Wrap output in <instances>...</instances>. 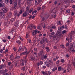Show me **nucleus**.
<instances>
[{
	"instance_id": "nucleus-1",
	"label": "nucleus",
	"mask_w": 75,
	"mask_h": 75,
	"mask_svg": "<svg viewBox=\"0 0 75 75\" xmlns=\"http://www.w3.org/2000/svg\"><path fill=\"white\" fill-rule=\"evenodd\" d=\"M56 35H54L53 37V38L54 39H55L57 42H59V38H61V37H63V35L58 30L57 31Z\"/></svg>"
},
{
	"instance_id": "nucleus-2",
	"label": "nucleus",
	"mask_w": 75,
	"mask_h": 75,
	"mask_svg": "<svg viewBox=\"0 0 75 75\" xmlns=\"http://www.w3.org/2000/svg\"><path fill=\"white\" fill-rule=\"evenodd\" d=\"M23 13V9H21L20 10L19 12V13H17V12H15L14 13V15L15 16H17V17H18L21 14H22V13Z\"/></svg>"
},
{
	"instance_id": "nucleus-3",
	"label": "nucleus",
	"mask_w": 75,
	"mask_h": 75,
	"mask_svg": "<svg viewBox=\"0 0 75 75\" xmlns=\"http://www.w3.org/2000/svg\"><path fill=\"white\" fill-rule=\"evenodd\" d=\"M12 0L13 1V8L15 10L17 8V0Z\"/></svg>"
},
{
	"instance_id": "nucleus-4",
	"label": "nucleus",
	"mask_w": 75,
	"mask_h": 75,
	"mask_svg": "<svg viewBox=\"0 0 75 75\" xmlns=\"http://www.w3.org/2000/svg\"><path fill=\"white\" fill-rule=\"evenodd\" d=\"M9 24H10V21H8L7 22H4L3 25L4 27H6L7 25H9Z\"/></svg>"
},
{
	"instance_id": "nucleus-5",
	"label": "nucleus",
	"mask_w": 75,
	"mask_h": 75,
	"mask_svg": "<svg viewBox=\"0 0 75 75\" xmlns=\"http://www.w3.org/2000/svg\"><path fill=\"white\" fill-rule=\"evenodd\" d=\"M15 20H16V19L14 18H12L10 19V21L11 23L10 24L11 25H13L14 24V23L15 22Z\"/></svg>"
},
{
	"instance_id": "nucleus-6",
	"label": "nucleus",
	"mask_w": 75,
	"mask_h": 75,
	"mask_svg": "<svg viewBox=\"0 0 75 75\" xmlns=\"http://www.w3.org/2000/svg\"><path fill=\"white\" fill-rule=\"evenodd\" d=\"M48 57V56H46V54L44 55V54H42L41 56V59L42 60H44L45 59H46Z\"/></svg>"
},
{
	"instance_id": "nucleus-7",
	"label": "nucleus",
	"mask_w": 75,
	"mask_h": 75,
	"mask_svg": "<svg viewBox=\"0 0 75 75\" xmlns=\"http://www.w3.org/2000/svg\"><path fill=\"white\" fill-rule=\"evenodd\" d=\"M19 21H20V20H18L14 24V26L15 27H18L19 26Z\"/></svg>"
},
{
	"instance_id": "nucleus-8",
	"label": "nucleus",
	"mask_w": 75,
	"mask_h": 75,
	"mask_svg": "<svg viewBox=\"0 0 75 75\" xmlns=\"http://www.w3.org/2000/svg\"><path fill=\"white\" fill-rule=\"evenodd\" d=\"M4 13H5L2 12H0V15L1 18H4V17H5V14H4Z\"/></svg>"
},
{
	"instance_id": "nucleus-9",
	"label": "nucleus",
	"mask_w": 75,
	"mask_h": 75,
	"mask_svg": "<svg viewBox=\"0 0 75 75\" xmlns=\"http://www.w3.org/2000/svg\"><path fill=\"white\" fill-rule=\"evenodd\" d=\"M33 1V0H27V4H28V6H31L33 3L31 1Z\"/></svg>"
},
{
	"instance_id": "nucleus-10",
	"label": "nucleus",
	"mask_w": 75,
	"mask_h": 75,
	"mask_svg": "<svg viewBox=\"0 0 75 75\" xmlns=\"http://www.w3.org/2000/svg\"><path fill=\"white\" fill-rule=\"evenodd\" d=\"M12 16V12L11 11H9L8 13V18H7L8 20H9L8 18H11Z\"/></svg>"
},
{
	"instance_id": "nucleus-11",
	"label": "nucleus",
	"mask_w": 75,
	"mask_h": 75,
	"mask_svg": "<svg viewBox=\"0 0 75 75\" xmlns=\"http://www.w3.org/2000/svg\"><path fill=\"white\" fill-rule=\"evenodd\" d=\"M37 30H33L32 32V35L34 36L36 35L37 34Z\"/></svg>"
},
{
	"instance_id": "nucleus-12",
	"label": "nucleus",
	"mask_w": 75,
	"mask_h": 75,
	"mask_svg": "<svg viewBox=\"0 0 75 75\" xmlns=\"http://www.w3.org/2000/svg\"><path fill=\"white\" fill-rule=\"evenodd\" d=\"M27 14H28V13H27L26 11H25L23 13L22 15V17H26L27 16Z\"/></svg>"
},
{
	"instance_id": "nucleus-13",
	"label": "nucleus",
	"mask_w": 75,
	"mask_h": 75,
	"mask_svg": "<svg viewBox=\"0 0 75 75\" xmlns=\"http://www.w3.org/2000/svg\"><path fill=\"white\" fill-rule=\"evenodd\" d=\"M6 64H1V66H0V69H1L3 68H6Z\"/></svg>"
},
{
	"instance_id": "nucleus-14",
	"label": "nucleus",
	"mask_w": 75,
	"mask_h": 75,
	"mask_svg": "<svg viewBox=\"0 0 75 75\" xmlns=\"http://www.w3.org/2000/svg\"><path fill=\"white\" fill-rule=\"evenodd\" d=\"M42 40L43 42L44 41V42H47L48 41V39L43 37L42 38Z\"/></svg>"
},
{
	"instance_id": "nucleus-15",
	"label": "nucleus",
	"mask_w": 75,
	"mask_h": 75,
	"mask_svg": "<svg viewBox=\"0 0 75 75\" xmlns=\"http://www.w3.org/2000/svg\"><path fill=\"white\" fill-rule=\"evenodd\" d=\"M8 11V8H5L3 10V13H6Z\"/></svg>"
},
{
	"instance_id": "nucleus-16",
	"label": "nucleus",
	"mask_w": 75,
	"mask_h": 75,
	"mask_svg": "<svg viewBox=\"0 0 75 75\" xmlns=\"http://www.w3.org/2000/svg\"><path fill=\"white\" fill-rule=\"evenodd\" d=\"M45 49L46 50V51L47 52H50V48H49V47L48 46L46 47H45Z\"/></svg>"
},
{
	"instance_id": "nucleus-17",
	"label": "nucleus",
	"mask_w": 75,
	"mask_h": 75,
	"mask_svg": "<svg viewBox=\"0 0 75 75\" xmlns=\"http://www.w3.org/2000/svg\"><path fill=\"white\" fill-rule=\"evenodd\" d=\"M57 67H55L52 69V71L54 72H55V71H57Z\"/></svg>"
},
{
	"instance_id": "nucleus-18",
	"label": "nucleus",
	"mask_w": 75,
	"mask_h": 75,
	"mask_svg": "<svg viewBox=\"0 0 75 75\" xmlns=\"http://www.w3.org/2000/svg\"><path fill=\"white\" fill-rule=\"evenodd\" d=\"M24 48L23 47H20L18 51V52H20L21 51H24Z\"/></svg>"
},
{
	"instance_id": "nucleus-19",
	"label": "nucleus",
	"mask_w": 75,
	"mask_h": 75,
	"mask_svg": "<svg viewBox=\"0 0 75 75\" xmlns=\"http://www.w3.org/2000/svg\"><path fill=\"white\" fill-rule=\"evenodd\" d=\"M69 0H65L64 3L66 4H68L69 3Z\"/></svg>"
},
{
	"instance_id": "nucleus-20",
	"label": "nucleus",
	"mask_w": 75,
	"mask_h": 75,
	"mask_svg": "<svg viewBox=\"0 0 75 75\" xmlns=\"http://www.w3.org/2000/svg\"><path fill=\"white\" fill-rule=\"evenodd\" d=\"M16 42L17 43V44H18L19 45H20V44H21V42L20 40H18L16 41Z\"/></svg>"
},
{
	"instance_id": "nucleus-21",
	"label": "nucleus",
	"mask_w": 75,
	"mask_h": 75,
	"mask_svg": "<svg viewBox=\"0 0 75 75\" xmlns=\"http://www.w3.org/2000/svg\"><path fill=\"white\" fill-rule=\"evenodd\" d=\"M20 56L18 55H17L16 57L14 58V59H20Z\"/></svg>"
},
{
	"instance_id": "nucleus-22",
	"label": "nucleus",
	"mask_w": 75,
	"mask_h": 75,
	"mask_svg": "<svg viewBox=\"0 0 75 75\" xmlns=\"http://www.w3.org/2000/svg\"><path fill=\"white\" fill-rule=\"evenodd\" d=\"M34 10V9H33V8H31L30 10H29V11H29V13H32V11H33Z\"/></svg>"
},
{
	"instance_id": "nucleus-23",
	"label": "nucleus",
	"mask_w": 75,
	"mask_h": 75,
	"mask_svg": "<svg viewBox=\"0 0 75 75\" xmlns=\"http://www.w3.org/2000/svg\"><path fill=\"white\" fill-rule=\"evenodd\" d=\"M17 1L18 5H19V6H20V3H21L22 0H17Z\"/></svg>"
},
{
	"instance_id": "nucleus-24",
	"label": "nucleus",
	"mask_w": 75,
	"mask_h": 75,
	"mask_svg": "<svg viewBox=\"0 0 75 75\" xmlns=\"http://www.w3.org/2000/svg\"><path fill=\"white\" fill-rule=\"evenodd\" d=\"M56 13H57V12L55 11H53V13L52 14V16H53L54 14H56Z\"/></svg>"
},
{
	"instance_id": "nucleus-25",
	"label": "nucleus",
	"mask_w": 75,
	"mask_h": 75,
	"mask_svg": "<svg viewBox=\"0 0 75 75\" xmlns=\"http://www.w3.org/2000/svg\"><path fill=\"white\" fill-rule=\"evenodd\" d=\"M47 61L48 62L49 64H52V61L51 60H47Z\"/></svg>"
},
{
	"instance_id": "nucleus-26",
	"label": "nucleus",
	"mask_w": 75,
	"mask_h": 75,
	"mask_svg": "<svg viewBox=\"0 0 75 75\" xmlns=\"http://www.w3.org/2000/svg\"><path fill=\"white\" fill-rule=\"evenodd\" d=\"M43 52H44V50L41 49V50L40 51V55H42V53H43Z\"/></svg>"
},
{
	"instance_id": "nucleus-27",
	"label": "nucleus",
	"mask_w": 75,
	"mask_h": 75,
	"mask_svg": "<svg viewBox=\"0 0 75 75\" xmlns=\"http://www.w3.org/2000/svg\"><path fill=\"white\" fill-rule=\"evenodd\" d=\"M30 8V5L28 6L26 8V11H29Z\"/></svg>"
},
{
	"instance_id": "nucleus-28",
	"label": "nucleus",
	"mask_w": 75,
	"mask_h": 75,
	"mask_svg": "<svg viewBox=\"0 0 75 75\" xmlns=\"http://www.w3.org/2000/svg\"><path fill=\"white\" fill-rule=\"evenodd\" d=\"M41 47H42L43 49H44V48H45V44L42 45L41 46Z\"/></svg>"
},
{
	"instance_id": "nucleus-29",
	"label": "nucleus",
	"mask_w": 75,
	"mask_h": 75,
	"mask_svg": "<svg viewBox=\"0 0 75 75\" xmlns=\"http://www.w3.org/2000/svg\"><path fill=\"white\" fill-rule=\"evenodd\" d=\"M46 43L47 45H50V40L47 41Z\"/></svg>"
},
{
	"instance_id": "nucleus-30",
	"label": "nucleus",
	"mask_w": 75,
	"mask_h": 75,
	"mask_svg": "<svg viewBox=\"0 0 75 75\" xmlns=\"http://www.w3.org/2000/svg\"><path fill=\"white\" fill-rule=\"evenodd\" d=\"M58 71H61L62 70V67H58Z\"/></svg>"
},
{
	"instance_id": "nucleus-31",
	"label": "nucleus",
	"mask_w": 75,
	"mask_h": 75,
	"mask_svg": "<svg viewBox=\"0 0 75 75\" xmlns=\"http://www.w3.org/2000/svg\"><path fill=\"white\" fill-rule=\"evenodd\" d=\"M57 24L59 25H62V23H61V21H59Z\"/></svg>"
},
{
	"instance_id": "nucleus-32",
	"label": "nucleus",
	"mask_w": 75,
	"mask_h": 75,
	"mask_svg": "<svg viewBox=\"0 0 75 75\" xmlns=\"http://www.w3.org/2000/svg\"><path fill=\"white\" fill-rule=\"evenodd\" d=\"M67 31L65 30H64L63 31H62V34H66V32Z\"/></svg>"
},
{
	"instance_id": "nucleus-33",
	"label": "nucleus",
	"mask_w": 75,
	"mask_h": 75,
	"mask_svg": "<svg viewBox=\"0 0 75 75\" xmlns=\"http://www.w3.org/2000/svg\"><path fill=\"white\" fill-rule=\"evenodd\" d=\"M45 7H46V6L44 5L43 6H42V10H44V9H45Z\"/></svg>"
},
{
	"instance_id": "nucleus-34",
	"label": "nucleus",
	"mask_w": 75,
	"mask_h": 75,
	"mask_svg": "<svg viewBox=\"0 0 75 75\" xmlns=\"http://www.w3.org/2000/svg\"><path fill=\"white\" fill-rule=\"evenodd\" d=\"M60 61L61 62H62V63H64V62H65V60L63 59H62L60 60Z\"/></svg>"
},
{
	"instance_id": "nucleus-35",
	"label": "nucleus",
	"mask_w": 75,
	"mask_h": 75,
	"mask_svg": "<svg viewBox=\"0 0 75 75\" xmlns=\"http://www.w3.org/2000/svg\"><path fill=\"white\" fill-rule=\"evenodd\" d=\"M35 59V58L34 57H32L30 58V60L33 61H34Z\"/></svg>"
},
{
	"instance_id": "nucleus-36",
	"label": "nucleus",
	"mask_w": 75,
	"mask_h": 75,
	"mask_svg": "<svg viewBox=\"0 0 75 75\" xmlns=\"http://www.w3.org/2000/svg\"><path fill=\"white\" fill-rule=\"evenodd\" d=\"M65 26L64 25H63L62 26H61L60 27V30H62V29H63L64 28Z\"/></svg>"
},
{
	"instance_id": "nucleus-37",
	"label": "nucleus",
	"mask_w": 75,
	"mask_h": 75,
	"mask_svg": "<svg viewBox=\"0 0 75 75\" xmlns=\"http://www.w3.org/2000/svg\"><path fill=\"white\" fill-rule=\"evenodd\" d=\"M9 0H5V1L6 4H8V3L9 2Z\"/></svg>"
},
{
	"instance_id": "nucleus-38",
	"label": "nucleus",
	"mask_w": 75,
	"mask_h": 75,
	"mask_svg": "<svg viewBox=\"0 0 75 75\" xmlns=\"http://www.w3.org/2000/svg\"><path fill=\"white\" fill-rule=\"evenodd\" d=\"M18 38L20 39V40H21V41H24V40H23V38H21V37L20 36H19L18 37Z\"/></svg>"
},
{
	"instance_id": "nucleus-39",
	"label": "nucleus",
	"mask_w": 75,
	"mask_h": 75,
	"mask_svg": "<svg viewBox=\"0 0 75 75\" xmlns=\"http://www.w3.org/2000/svg\"><path fill=\"white\" fill-rule=\"evenodd\" d=\"M29 28V29H30V30H33V28H31L29 25L28 26V29Z\"/></svg>"
},
{
	"instance_id": "nucleus-40",
	"label": "nucleus",
	"mask_w": 75,
	"mask_h": 75,
	"mask_svg": "<svg viewBox=\"0 0 75 75\" xmlns=\"http://www.w3.org/2000/svg\"><path fill=\"white\" fill-rule=\"evenodd\" d=\"M71 34H72V35H74L75 33V31H71Z\"/></svg>"
},
{
	"instance_id": "nucleus-41",
	"label": "nucleus",
	"mask_w": 75,
	"mask_h": 75,
	"mask_svg": "<svg viewBox=\"0 0 75 75\" xmlns=\"http://www.w3.org/2000/svg\"><path fill=\"white\" fill-rule=\"evenodd\" d=\"M75 2V0H70V2L71 3H73Z\"/></svg>"
},
{
	"instance_id": "nucleus-42",
	"label": "nucleus",
	"mask_w": 75,
	"mask_h": 75,
	"mask_svg": "<svg viewBox=\"0 0 75 75\" xmlns=\"http://www.w3.org/2000/svg\"><path fill=\"white\" fill-rule=\"evenodd\" d=\"M13 1L12 0H10L9 1V3L10 4H13Z\"/></svg>"
},
{
	"instance_id": "nucleus-43",
	"label": "nucleus",
	"mask_w": 75,
	"mask_h": 75,
	"mask_svg": "<svg viewBox=\"0 0 75 75\" xmlns=\"http://www.w3.org/2000/svg\"><path fill=\"white\" fill-rule=\"evenodd\" d=\"M70 12L71 11H70V10H68L66 11V12L67 13H70Z\"/></svg>"
},
{
	"instance_id": "nucleus-44",
	"label": "nucleus",
	"mask_w": 75,
	"mask_h": 75,
	"mask_svg": "<svg viewBox=\"0 0 75 75\" xmlns=\"http://www.w3.org/2000/svg\"><path fill=\"white\" fill-rule=\"evenodd\" d=\"M69 43H67L66 44V47H68V46H69Z\"/></svg>"
},
{
	"instance_id": "nucleus-45",
	"label": "nucleus",
	"mask_w": 75,
	"mask_h": 75,
	"mask_svg": "<svg viewBox=\"0 0 75 75\" xmlns=\"http://www.w3.org/2000/svg\"><path fill=\"white\" fill-rule=\"evenodd\" d=\"M51 28L52 29H55V28H56V26H53L51 27Z\"/></svg>"
},
{
	"instance_id": "nucleus-46",
	"label": "nucleus",
	"mask_w": 75,
	"mask_h": 75,
	"mask_svg": "<svg viewBox=\"0 0 75 75\" xmlns=\"http://www.w3.org/2000/svg\"><path fill=\"white\" fill-rule=\"evenodd\" d=\"M22 61H23L24 62H25V63H27V61H28V60L27 59L24 60H22Z\"/></svg>"
},
{
	"instance_id": "nucleus-47",
	"label": "nucleus",
	"mask_w": 75,
	"mask_h": 75,
	"mask_svg": "<svg viewBox=\"0 0 75 75\" xmlns=\"http://www.w3.org/2000/svg\"><path fill=\"white\" fill-rule=\"evenodd\" d=\"M59 62H60V61L59 60L57 61L56 63V64H59Z\"/></svg>"
},
{
	"instance_id": "nucleus-48",
	"label": "nucleus",
	"mask_w": 75,
	"mask_h": 75,
	"mask_svg": "<svg viewBox=\"0 0 75 75\" xmlns=\"http://www.w3.org/2000/svg\"><path fill=\"white\" fill-rule=\"evenodd\" d=\"M37 12V11L36 10H35V11H32V14H34V13H36Z\"/></svg>"
},
{
	"instance_id": "nucleus-49",
	"label": "nucleus",
	"mask_w": 75,
	"mask_h": 75,
	"mask_svg": "<svg viewBox=\"0 0 75 75\" xmlns=\"http://www.w3.org/2000/svg\"><path fill=\"white\" fill-rule=\"evenodd\" d=\"M34 51H35V52H36V51H37V48L36 47H35L33 50Z\"/></svg>"
},
{
	"instance_id": "nucleus-50",
	"label": "nucleus",
	"mask_w": 75,
	"mask_h": 75,
	"mask_svg": "<svg viewBox=\"0 0 75 75\" xmlns=\"http://www.w3.org/2000/svg\"><path fill=\"white\" fill-rule=\"evenodd\" d=\"M29 25L32 28H33V25L32 24H30V25Z\"/></svg>"
},
{
	"instance_id": "nucleus-51",
	"label": "nucleus",
	"mask_w": 75,
	"mask_h": 75,
	"mask_svg": "<svg viewBox=\"0 0 75 75\" xmlns=\"http://www.w3.org/2000/svg\"><path fill=\"white\" fill-rule=\"evenodd\" d=\"M39 63L40 65H42L43 64V62L42 61H40Z\"/></svg>"
},
{
	"instance_id": "nucleus-52",
	"label": "nucleus",
	"mask_w": 75,
	"mask_h": 75,
	"mask_svg": "<svg viewBox=\"0 0 75 75\" xmlns=\"http://www.w3.org/2000/svg\"><path fill=\"white\" fill-rule=\"evenodd\" d=\"M26 53H27V51H26L25 52H22V54L23 55H25V54H26Z\"/></svg>"
},
{
	"instance_id": "nucleus-53",
	"label": "nucleus",
	"mask_w": 75,
	"mask_h": 75,
	"mask_svg": "<svg viewBox=\"0 0 75 75\" xmlns=\"http://www.w3.org/2000/svg\"><path fill=\"white\" fill-rule=\"evenodd\" d=\"M73 48V47H71L69 49V50H68L69 51H71V50H72Z\"/></svg>"
},
{
	"instance_id": "nucleus-54",
	"label": "nucleus",
	"mask_w": 75,
	"mask_h": 75,
	"mask_svg": "<svg viewBox=\"0 0 75 75\" xmlns=\"http://www.w3.org/2000/svg\"><path fill=\"white\" fill-rule=\"evenodd\" d=\"M42 21H44V20H45V18H44V17L42 18Z\"/></svg>"
},
{
	"instance_id": "nucleus-55",
	"label": "nucleus",
	"mask_w": 75,
	"mask_h": 75,
	"mask_svg": "<svg viewBox=\"0 0 75 75\" xmlns=\"http://www.w3.org/2000/svg\"><path fill=\"white\" fill-rule=\"evenodd\" d=\"M28 41H29L28 43H31V40L29 38L28 39Z\"/></svg>"
},
{
	"instance_id": "nucleus-56",
	"label": "nucleus",
	"mask_w": 75,
	"mask_h": 75,
	"mask_svg": "<svg viewBox=\"0 0 75 75\" xmlns=\"http://www.w3.org/2000/svg\"><path fill=\"white\" fill-rule=\"evenodd\" d=\"M64 28H65V30H67V25H65V26L64 27Z\"/></svg>"
},
{
	"instance_id": "nucleus-57",
	"label": "nucleus",
	"mask_w": 75,
	"mask_h": 75,
	"mask_svg": "<svg viewBox=\"0 0 75 75\" xmlns=\"http://www.w3.org/2000/svg\"><path fill=\"white\" fill-rule=\"evenodd\" d=\"M0 73L1 74H3V73H4V70H1Z\"/></svg>"
},
{
	"instance_id": "nucleus-58",
	"label": "nucleus",
	"mask_w": 75,
	"mask_h": 75,
	"mask_svg": "<svg viewBox=\"0 0 75 75\" xmlns=\"http://www.w3.org/2000/svg\"><path fill=\"white\" fill-rule=\"evenodd\" d=\"M51 35H54L55 34V32H52L51 33Z\"/></svg>"
},
{
	"instance_id": "nucleus-59",
	"label": "nucleus",
	"mask_w": 75,
	"mask_h": 75,
	"mask_svg": "<svg viewBox=\"0 0 75 75\" xmlns=\"http://www.w3.org/2000/svg\"><path fill=\"white\" fill-rule=\"evenodd\" d=\"M72 8H73L74 9H75V5H72L71 6Z\"/></svg>"
},
{
	"instance_id": "nucleus-60",
	"label": "nucleus",
	"mask_w": 75,
	"mask_h": 75,
	"mask_svg": "<svg viewBox=\"0 0 75 75\" xmlns=\"http://www.w3.org/2000/svg\"><path fill=\"white\" fill-rule=\"evenodd\" d=\"M54 49H57V47H56V46H54L53 47Z\"/></svg>"
},
{
	"instance_id": "nucleus-61",
	"label": "nucleus",
	"mask_w": 75,
	"mask_h": 75,
	"mask_svg": "<svg viewBox=\"0 0 75 75\" xmlns=\"http://www.w3.org/2000/svg\"><path fill=\"white\" fill-rule=\"evenodd\" d=\"M21 65L22 66H24V63L23 62H22L21 63Z\"/></svg>"
},
{
	"instance_id": "nucleus-62",
	"label": "nucleus",
	"mask_w": 75,
	"mask_h": 75,
	"mask_svg": "<svg viewBox=\"0 0 75 75\" xmlns=\"http://www.w3.org/2000/svg\"><path fill=\"white\" fill-rule=\"evenodd\" d=\"M13 50L14 51H17V49L16 48V47H14L13 48Z\"/></svg>"
},
{
	"instance_id": "nucleus-63",
	"label": "nucleus",
	"mask_w": 75,
	"mask_h": 75,
	"mask_svg": "<svg viewBox=\"0 0 75 75\" xmlns=\"http://www.w3.org/2000/svg\"><path fill=\"white\" fill-rule=\"evenodd\" d=\"M54 4L56 5L57 4V1H55L54 2Z\"/></svg>"
},
{
	"instance_id": "nucleus-64",
	"label": "nucleus",
	"mask_w": 75,
	"mask_h": 75,
	"mask_svg": "<svg viewBox=\"0 0 75 75\" xmlns=\"http://www.w3.org/2000/svg\"><path fill=\"white\" fill-rule=\"evenodd\" d=\"M4 72L6 73V72H7L8 71V70L7 69H5L4 70Z\"/></svg>"
}]
</instances>
